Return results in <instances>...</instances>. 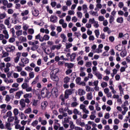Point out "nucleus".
Segmentation results:
<instances>
[{
    "instance_id": "nucleus-25",
    "label": "nucleus",
    "mask_w": 130,
    "mask_h": 130,
    "mask_svg": "<svg viewBox=\"0 0 130 130\" xmlns=\"http://www.w3.org/2000/svg\"><path fill=\"white\" fill-rule=\"evenodd\" d=\"M94 33L95 34V36L96 38L99 37V35H100V32L99 31V29H96L94 30Z\"/></svg>"
},
{
    "instance_id": "nucleus-41",
    "label": "nucleus",
    "mask_w": 130,
    "mask_h": 130,
    "mask_svg": "<svg viewBox=\"0 0 130 130\" xmlns=\"http://www.w3.org/2000/svg\"><path fill=\"white\" fill-rule=\"evenodd\" d=\"M15 41L16 39L13 37L10 38L9 40V41L10 43H13V42H15Z\"/></svg>"
},
{
    "instance_id": "nucleus-55",
    "label": "nucleus",
    "mask_w": 130,
    "mask_h": 130,
    "mask_svg": "<svg viewBox=\"0 0 130 130\" xmlns=\"http://www.w3.org/2000/svg\"><path fill=\"white\" fill-rule=\"evenodd\" d=\"M28 32L29 33V34L33 35V34H34V29L33 28H29Z\"/></svg>"
},
{
    "instance_id": "nucleus-28",
    "label": "nucleus",
    "mask_w": 130,
    "mask_h": 130,
    "mask_svg": "<svg viewBox=\"0 0 130 130\" xmlns=\"http://www.w3.org/2000/svg\"><path fill=\"white\" fill-rule=\"evenodd\" d=\"M91 13H90V15L92 16H95V17H98V12L91 11Z\"/></svg>"
},
{
    "instance_id": "nucleus-57",
    "label": "nucleus",
    "mask_w": 130,
    "mask_h": 130,
    "mask_svg": "<svg viewBox=\"0 0 130 130\" xmlns=\"http://www.w3.org/2000/svg\"><path fill=\"white\" fill-rule=\"evenodd\" d=\"M18 14H17V13H15L13 14V17H14L13 18V20H18Z\"/></svg>"
},
{
    "instance_id": "nucleus-16",
    "label": "nucleus",
    "mask_w": 130,
    "mask_h": 130,
    "mask_svg": "<svg viewBox=\"0 0 130 130\" xmlns=\"http://www.w3.org/2000/svg\"><path fill=\"white\" fill-rule=\"evenodd\" d=\"M10 19L11 17H8L7 19H6L4 21V24L7 25V26H10Z\"/></svg>"
},
{
    "instance_id": "nucleus-2",
    "label": "nucleus",
    "mask_w": 130,
    "mask_h": 130,
    "mask_svg": "<svg viewBox=\"0 0 130 130\" xmlns=\"http://www.w3.org/2000/svg\"><path fill=\"white\" fill-rule=\"evenodd\" d=\"M16 47L15 46L9 45L8 47L5 48V50L7 52H14V50H15Z\"/></svg>"
},
{
    "instance_id": "nucleus-9",
    "label": "nucleus",
    "mask_w": 130,
    "mask_h": 130,
    "mask_svg": "<svg viewBox=\"0 0 130 130\" xmlns=\"http://www.w3.org/2000/svg\"><path fill=\"white\" fill-rule=\"evenodd\" d=\"M64 66L67 67L68 69L71 70L74 68V63H65Z\"/></svg>"
},
{
    "instance_id": "nucleus-33",
    "label": "nucleus",
    "mask_w": 130,
    "mask_h": 130,
    "mask_svg": "<svg viewBox=\"0 0 130 130\" xmlns=\"http://www.w3.org/2000/svg\"><path fill=\"white\" fill-rule=\"evenodd\" d=\"M76 78H77V75H76V73H72L71 74V79L72 80V81H74L75 79H76Z\"/></svg>"
},
{
    "instance_id": "nucleus-59",
    "label": "nucleus",
    "mask_w": 130,
    "mask_h": 130,
    "mask_svg": "<svg viewBox=\"0 0 130 130\" xmlns=\"http://www.w3.org/2000/svg\"><path fill=\"white\" fill-rule=\"evenodd\" d=\"M114 37L113 36H110L109 37V40L111 42H113V41H114Z\"/></svg>"
},
{
    "instance_id": "nucleus-49",
    "label": "nucleus",
    "mask_w": 130,
    "mask_h": 130,
    "mask_svg": "<svg viewBox=\"0 0 130 130\" xmlns=\"http://www.w3.org/2000/svg\"><path fill=\"white\" fill-rule=\"evenodd\" d=\"M89 40H90V41H94V40H95V37H94V36L93 35H91L89 36Z\"/></svg>"
},
{
    "instance_id": "nucleus-17",
    "label": "nucleus",
    "mask_w": 130,
    "mask_h": 130,
    "mask_svg": "<svg viewBox=\"0 0 130 130\" xmlns=\"http://www.w3.org/2000/svg\"><path fill=\"white\" fill-rule=\"evenodd\" d=\"M32 112V110L31 109V108H28L24 111V113H26V114H30Z\"/></svg>"
},
{
    "instance_id": "nucleus-63",
    "label": "nucleus",
    "mask_w": 130,
    "mask_h": 130,
    "mask_svg": "<svg viewBox=\"0 0 130 130\" xmlns=\"http://www.w3.org/2000/svg\"><path fill=\"white\" fill-rule=\"evenodd\" d=\"M4 60L6 61V62H9V61H11V57H7L4 59Z\"/></svg>"
},
{
    "instance_id": "nucleus-3",
    "label": "nucleus",
    "mask_w": 130,
    "mask_h": 130,
    "mask_svg": "<svg viewBox=\"0 0 130 130\" xmlns=\"http://www.w3.org/2000/svg\"><path fill=\"white\" fill-rule=\"evenodd\" d=\"M50 77L52 81L54 82H58L59 79L58 78V76H57L56 73L54 74L52 73V74H50Z\"/></svg>"
},
{
    "instance_id": "nucleus-27",
    "label": "nucleus",
    "mask_w": 130,
    "mask_h": 130,
    "mask_svg": "<svg viewBox=\"0 0 130 130\" xmlns=\"http://www.w3.org/2000/svg\"><path fill=\"white\" fill-rule=\"evenodd\" d=\"M13 113L15 116H17L19 114V110L18 109H14L13 110Z\"/></svg>"
},
{
    "instance_id": "nucleus-5",
    "label": "nucleus",
    "mask_w": 130,
    "mask_h": 130,
    "mask_svg": "<svg viewBox=\"0 0 130 130\" xmlns=\"http://www.w3.org/2000/svg\"><path fill=\"white\" fill-rule=\"evenodd\" d=\"M50 22L52 23H57V17L54 15H51L50 17Z\"/></svg>"
},
{
    "instance_id": "nucleus-19",
    "label": "nucleus",
    "mask_w": 130,
    "mask_h": 130,
    "mask_svg": "<svg viewBox=\"0 0 130 130\" xmlns=\"http://www.w3.org/2000/svg\"><path fill=\"white\" fill-rule=\"evenodd\" d=\"M70 80L71 78H69V77H66L63 79V83H64V84H68V83L70 82Z\"/></svg>"
},
{
    "instance_id": "nucleus-31",
    "label": "nucleus",
    "mask_w": 130,
    "mask_h": 130,
    "mask_svg": "<svg viewBox=\"0 0 130 130\" xmlns=\"http://www.w3.org/2000/svg\"><path fill=\"white\" fill-rule=\"evenodd\" d=\"M39 79V77L38 76H37L35 79L34 80V81L32 82L31 84L32 85H35V84L37 83V80Z\"/></svg>"
},
{
    "instance_id": "nucleus-21",
    "label": "nucleus",
    "mask_w": 130,
    "mask_h": 130,
    "mask_svg": "<svg viewBox=\"0 0 130 130\" xmlns=\"http://www.w3.org/2000/svg\"><path fill=\"white\" fill-rule=\"evenodd\" d=\"M22 33H23V30H17L16 32V34L17 36H18V37L19 36H21V35H22L23 34Z\"/></svg>"
},
{
    "instance_id": "nucleus-52",
    "label": "nucleus",
    "mask_w": 130,
    "mask_h": 130,
    "mask_svg": "<svg viewBox=\"0 0 130 130\" xmlns=\"http://www.w3.org/2000/svg\"><path fill=\"white\" fill-rule=\"evenodd\" d=\"M56 30L58 33H60V32H61V31H62V28H61V27H60V26H57Z\"/></svg>"
},
{
    "instance_id": "nucleus-12",
    "label": "nucleus",
    "mask_w": 130,
    "mask_h": 130,
    "mask_svg": "<svg viewBox=\"0 0 130 130\" xmlns=\"http://www.w3.org/2000/svg\"><path fill=\"white\" fill-rule=\"evenodd\" d=\"M116 22L117 23L122 24V23H123V17H118L117 18Z\"/></svg>"
},
{
    "instance_id": "nucleus-48",
    "label": "nucleus",
    "mask_w": 130,
    "mask_h": 130,
    "mask_svg": "<svg viewBox=\"0 0 130 130\" xmlns=\"http://www.w3.org/2000/svg\"><path fill=\"white\" fill-rule=\"evenodd\" d=\"M99 21H100V22H103V21H104V16H99Z\"/></svg>"
},
{
    "instance_id": "nucleus-6",
    "label": "nucleus",
    "mask_w": 130,
    "mask_h": 130,
    "mask_svg": "<svg viewBox=\"0 0 130 130\" xmlns=\"http://www.w3.org/2000/svg\"><path fill=\"white\" fill-rule=\"evenodd\" d=\"M31 13L35 17H38L39 16V11L35 8H34V11H32Z\"/></svg>"
},
{
    "instance_id": "nucleus-14",
    "label": "nucleus",
    "mask_w": 130,
    "mask_h": 130,
    "mask_svg": "<svg viewBox=\"0 0 130 130\" xmlns=\"http://www.w3.org/2000/svg\"><path fill=\"white\" fill-rule=\"evenodd\" d=\"M75 58H76V53H73L70 56V61H74V60H75Z\"/></svg>"
},
{
    "instance_id": "nucleus-60",
    "label": "nucleus",
    "mask_w": 130,
    "mask_h": 130,
    "mask_svg": "<svg viewBox=\"0 0 130 130\" xmlns=\"http://www.w3.org/2000/svg\"><path fill=\"white\" fill-rule=\"evenodd\" d=\"M29 76L30 79H33V78H34V73L33 72L29 73Z\"/></svg>"
},
{
    "instance_id": "nucleus-24",
    "label": "nucleus",
    "mask_w": 130,
    "mask_h": 130,
    "mask_svg": "<svg viewBox=\"0 0 130 130\" xmlns=\"http://www.w3.org/2000/svg\"><path fill=\"white\" fill-rule=\"evenodd\" d=\"M19 40H21L22 42H26V41H27V38L26 37L21 36L19 38Z\"/></svg>"
},
{
    "instance_id": "nucleus-62",
    "label": "nucleus",
    "mask_w": 130,
    "mask_h": 130,
    "mask_svg": "<svg viewBox=\"0 0 130 130\" xmlns=\"http://www.w3.org/2000/svg\"><path fill=\"white\" fill-rule=\"evenodd\" d=\"M2 3L5 6H7L8 4H9V2L7 0H3Z\"/></svg>"
},
{
    "instance_id": "nucleus-15",
    "label": "nucleus",
    "mask_w": 130,
    "mask_h": 130,
    "mask_svg": "<svg viewBox=\"0 0 130 130\" xmlns=\"http://www.w3.org/2000/svg\"><path fill=\"white\" fill-rule=\"evenodd\" d=\"M126 51L124 50L121 52L120 55L121 57H124V56H126Z\"/></svg>"
},
{
    "instance_id": "nucleus-56",
    "label": "nucleus",
    "mask_w": 130,
    "mask_h": 130,
    "mask_svg": "<svg viewBox=\"0 0 130 130\" xmlns=\"http://www.w3.org/2000/svg\"><path fill=\"white\" fill-rule=\"evenodd\" d=\"M56 46V49H57V50H59V49H60L61 48L62 45L61 44H59L57 45H55Z\"/></svg>"
},
{
    "instance_id": "nucleus-36",
    "label": "nucleus",
    "mask_w": 130,
    "mask_h": 130,
    "mask_svg": "<svg viewBox=\"0 0 130 130\" xmlns=\"http://www.w3.org/2000/svg\"><path fill=\"white\" fill-rule=\"evenodd\" d=\"M77 14L78 18H80V19H82V17H83V13H82V12H77Z\"/></svg>"
},
{
    "instance_id": "nucleus-50",
    "label": "nucleus",
    "mask_w": 130,
    "mask_h": 130,
    "mask_svg": "<svg viewBox=\"0 0 130 130\" xmlns=\"http://www.w3.org/2000/svg\"><path fill=\"white\" fill-rule=\"evenodd\" d=\"M12 111H8L7 113V117L9 118V117H12Z\"/></svg>"
},
{
    "instance_id": "nucleus-37",
    "label": "nucleus",
    "mask_w": 130,
    "mask_h": 130,
    "mask_svg": "<svg viewBox=\"0 0 130 130\" xmlns=\"http://www.w3.org/2000/svg\"><path fill=\"white\" fill-rule=\"evenodd\" d=\"M56 5H57V3H56V2L55 1H53L51 3V6L52 8H54L56 7Z\"/></svg>"
},
{
    "instance_id": "nucleus-11",
    "label": "nucleus",
    "mask_w": 130,
    "mask_h": 130,
    "mask_svg": "<svg viewBox=\"0 0 130 130\" xmlns=\"http://www.w3.org/2000/svg\"><path fill=\"white\" fill-rule=\"evenodd\" d=\"M78 94L80 96H83V95H85V94H86V91H85L84 89H79L78 90Z\"/></svg>"
},
{
    "instance_id": "nucleus-40",
    "label": "nucleus",
    "mask_w": 130,
    "mask_h": 130,
    "mask_svg": "<svg viewBox=\"0 0 130 130\" xmlns=\"http://www.w3.org/2000/svg\"><path fill=\"white\" fill-rule=\"evenodd\" d=\"M3 55L2 57H7V56H9V53L5 52L4 53V51L2 52Z\"/></svg>"
},
{
    "instance_id": "nucleus-45",
    "label": "nucleus",
    "mask_w": 130,
    "mask_h": 130,
    "mask_svg": "<svg viewBox=\"0 0 130 130\" xmlns=\"http://www.w3.org/2000/svg\"><path fill=\"white\" fill-rule=\"evenodd\" d=\"M25 71L30 72V71H33V68H32L29 66H27V67L25 68Z\"/></svg>"
},
{
    "instance_id": "nucleus-53",
    "label": "nucleus",
    "mask_w": 130,
    "mask_h": 130,
    "mask_svg": "<svg viewBox=\"0 0 130 130\" xmlns=\"http://www.w3.org/2000/svg\"><path fill=\"white\" fill-rule=\"evenodd\" d=\"M95 22V19L94 18H90L89 19V23H90V24H94Z\"/></svg>"
},
{
    "instance_id": "nucleus-29",
    "label": "nucleus",
    "mask_w": 130,
    "mask_h": 130,
    "mask_svg": "<svg viewBox=\"0 0 130 130\" xmlns=\"http://www.w3.org/2000/svg\"><path fill=\"white\" fill-rule=\"evenodd\" d=\"M15 119L14 117H9V118H8V122H13L14 121V120Z\"/></svg>"
},
{
    "instance_id": "nucleus-7",
    "label": "nucleus",
    "mask_w": 130,
    "mask_h": 130,
    "mask_svg": "<svg viewBox=\"0 0 130 130\" xmlns=\"http://www.w3.org/2000/svg\"><path fill=\"white\" fill-rule=\"evenodd\" d=\"M16 55L17 56L14 59V62H15V63H18L19 60H20V57H21V53L17 52Z\"/></svg>"
},
{
    "instance_id": "nucleus-8",
    "label": "nucleus",
    "mask_w": 130,
    "mask_h": 130,
    "mask_svg": "<svg viewBox=\"0 0 130 130\" xmlns=\"http://www.w3.org/2000/svg\"><path fill=\"white\" fill-rule=\"evenodd\" d=\"M22 94H23L22 91H19L17 92L15 94L16 99H20V98H21Z\"/></svg>"
},
{
    "instance_id": "nucleus-20",
    "label": "nucleus",
    "mask_w": 130,
    "mask_h": 130,
    "mask_svg": "<svg viewBox=\"0 0 130 130\" xmlns=\"http://www.w3.org/2000/svg\"><path fill=\"white\" fill-rule=\"evenodd\" d=\"M64 92L69 95H71L73 94V90L71 89H66Z\"/></svg>"
},
{
    "instance_id": "nucleus-35",
    "label": "nucleus",
    "mask_w": 130,
    "mask_h": 130,
    "mask_svg": "<svg viewBox=\"0 0 130 130\" xmlns=\"http://www.w3.org/2000/svg\"><path fill=\"white\" fill-rule=\"evenodd\" d=\"M114 21V17L111 15L110 17V19H109L110 24H111L112 23V22H113Z\"/></svg>"
},
{
    "instance_id": "nucleus-47",
    "label": "nucleus",
    "mask_w": 130,
    "mask_h": 130,
    "mask_svg": "<svg viewBox=\"0 0 130 130\" xmlns=\"http://www.w3.org/2000/svg\"><path fill=\"white\" fill-rule=\"evenodd\" d=\"M16 81H17V83H22V82H23V81H24V79L19 78L16 79Z\"/></svg>"
},
{
    "instance_id": "nucleus-64",
    "label": "nucleus",
    "mask_w": 130,
    "mask_h": 130,
    "mask_svg": "<svg viewBox=\"0 0 130 130\" xmlns=\"http://www.w3.org/2000/svg\"><path fill=\"white\" fill-rule=\"evenodd\" d=\"M114 122L115 124H118V123H119V122H120V121L118 119L116 118L114 119Z\"/></svg>"
},
{
    "instance_id": "nucleus-39",
    "label": "nucleus",
    "mask_w": 130,
    "mask_h": 130,
    "mask_svg": "<svg viewBox=\"0 0 130 130\" xmlns=\"http://www.w3.org/2000/svg\"><path fill=\"white\" fill-rule=\"evenodd\" d=\"M37 124H38V120H36L35 121L32 122L31 123V125L32 126H36V125H37Z\"/></svg>"
},
{
    "instance_id": "nucleus-10",
    "label": "nucleus",
    "mask_w": 130,
    "mask_h": 130,
    "mask_svg": "<svg viewBox=\"0 0 130 130\" xmlns=\"http://www.w3.org/2000/svg\"><path fill=\"white\" fill-rule=\"evenodd\" d=\"M25 100H24V99H21L20 102V105H21L22 108H25V107H26V104H25Z\"/></svg>"
},
{
    "instance_id": "nucleus-58",
    "label": "nucleus",
    "mask_w": 130,
    "mask_h": 130,
    "mask_svg": "<svg viewBox=\"0 0 130 130\" xmlns=\"http://www.w3.org/2000/svg\"><path fill=\"white\" fill-rule=\"evenodd\" d=\"M123 6H124L123 3L122 2L119 3L118 7L119 8H120V9H122V8H123Z\"/></svg>"
},
{
    "instance_id": "nucleus-26",
    "label": "nucleus",
    "mask_w": 130,
    "mask_h": 130,
    "mask_svg": "<svg viewBox=\"0 0 130 130\" xmlns=\"http://www.w3.org/2000/svg\"><path fill=\"white\" fill-rule=\"evenodd\" d=\"M28 83H27L26 82L24 83L21 85V87L22 88V89H26V88H28Z\"/></svg>"
},
{
    "instance_id": "nucleus-46",
    "label": "nucleus",
    "mask_w": 130,
    "mask_h": 130,
    "mask_svg": "<svg viewBox=\"0 0 130 130\" xmlns=\"http://www.w3.org/2000/svg\"><path fill=\"white\" fill-rule=\"evenodd\" d=\"M72 72H73V70H72V69H68L66 71V75H70V74L72 73Z\"/></svg>"
},
{
    "instance_id": "nucleus-23",
    "label": "nucleus",
    "mask_w": 130,
    "mask_h": 130,
    "mask_svg": "<svg viewBox=\"0 0 130 130\" xmlns=\"http://www.w3.org/2000/svg\"><path fill=\"white\" fill-rule=\"evenodd\" d=\"M87 9H88V7H87V6L86 5H83L82 6V11H84V13H87Z\"/></svg>"
},
{
    "instance_id": "nucleus-22",
    "label": "nucleus",
    "mask_w": 130,
    "mask_h": 130,
    "mask_svg": "<svg viewBox=\"0 0 130 130\" xmlns=\"http://www.w3.org/2000/svg\"><path fill=\"white\" fill-rule=\"evenodd\" d=\"M87 99L88 100H92V92L88 93L87 94Z\"/></svg>"
},
{
    "instance_id": "nucleus-34",
    "label": "nucleus",
    "mask_w": 130,
    "mask_h": 130,
    "mask_svg": "<svg viewBox=\"0 0 130 130\" xmlns=\"http://www.w3.org/2000/svg\"><path fill=\"white\" fill-rule=\"evenodd\" d=\"M7 17V15L5 13H2L0 14V20H3L5 19V17Z\"/></svg>"
},
{
    "instance_id": "nucleus-51",
    "label": "nucleus",
    "mask_w": 130,
    "mask_h": 130,
    "mask_svg": "<svg viewBox=\"0 0 130 130\" xmlns=\"http://www.w3.org/2000/svg\"><path fill=\"white\" fill-rule=\"evenodd\" d=\"M13 13H14V10H13V9H9L8 10V14H9V15H12V14H13Z\"/></svg>"
},
{
    "instance_id": "nucleus-42",
    "label": "nucleus",
    "mask_w": 130,
    "mask_h": 130,
    "mask_svg": "<svg viewBox=\"0 0 130 130\" xmlns=\"http://www.w3.org/2000/svg\"><path fill=\"white\" fill-rule=\"evenodd\" d=\"M5 100L7 101V102H9V101L11 100V97H10L9 94L6 95Z\"/></svg>"
},
{
    "instance_id": "nucleus-38",
    "label": "nucleus",
    "mask_w": 130,
    "mask_h": 130,
    "mask_svg": "<svg viewBox=\"0 0 130 130\" xmlns=\"http://www.w3.org/2000/svg\"><path fill=\"white\" fill-rule=\"evenodd\" d=\"M49 36H48V35H45L44 36V39L45 41H47L48 40H49Z\"/></svg>"
},
{
    "instance_id": "nucleus-44",
    "label": "nucleus",
    "mask_w": 130,
    "mask_h": 130,
    "mask_svg": "<svg viewBox=\"0 0 130 130\" xmlns=\"http://www.w3.org/2000/svg\"><path fill=\"white\" fill-rule=\"evenodd\" d=\"M91 66H92V62L89 61L86 63L85 67H86V68H90Z\"/></svg>"
},
{
    "instance_id": "nucleus-13",
    "label": "nucleus",
    "mask_w": 130,
    "mask_h": 130,
    "mask_svg": "<svg viewBox=\"0 0 130 130\" xmlns=\"http://www.w3.org/2000/svg\"><path fill=\"white\" fill-rule=\"evenodd\" d=\"M60 37L62 39V42L66 43L67 41V36L64 34H62L60 35Z\"/></svg>"
},
{
    "instance_id": "nucleus-30",
    "label": "nucleus",
    "mask_w": 130,
    "mask_h": 130,
    "mask_svg": "<svg viewBox=\"0 0 130 130\" xmlns=\"http://www.w3.org/2000/svg\"><path fill=\"white\" fill-rule=\"evenodd\" d=\"M66 46V49H69V48H71V47L73 46V44L70 43L68 44V43H67Z\"/></svg>"
},
{
    "instance_id": "nucleus-32",
    "label": "nucleus",
    "mask_w": 130,
    "mask_h": 130,
    "mask_svg": "<svg viewBox=\"0 0 130 130\" xmlns=\"http://www.w3.org/2000/svg\"><path fill=\"white\" fill-rule=\"evenodd\" d=\"M108 84L106 82H103L102 83H101V86L102 87V88H106Z\"/></svg>"
},
{
    "instance_id": "nucleus-43",
    "label": "nucleus",
    "mask_w": 130,
    "mask_h": 130,
    "mask_svg": "<svg viewBox=\"0 0 130 130\" xmlns=\"http://www.w3.org/2000/svg\"><path fill=\"white\" fill-rule=\"evenodd\" d=\"M79 104H78V103L77 102H73L71 104V107H76V106H77V105H78Z\"/></svg>"
},
{
    "instance_id": "nucleus-1",
    "label": "nucleus",
    "mask_w": 130,
    "mask_h": 130,
    "mask_svg": "<svg viewBox=\"0 0 130 130\" xmlns=\"http://www.w3.org/2000/svg\"><path fill=\"white\" fill-rule=\"evenodd\" d=\"M50 94L49 90L46 87L43 88L41 91V95L42 98H50V95L49 96Z\"/></svg>"
},
{
    "instance_id": "nucleus-61",
    "label": "nucleus",
    "mask_w": 130,
    "mask_h": 130,
    "mask_svg": "<svg viewBox=\"0 0 130 130\" xmlns=\"http://www.w3.org/2000/svg\"><path fill=\"white\" fill-rule=\"evenodd\" d=\"M124 14V12L121 10H120L118 12V15H119V16H123Z\"/></svg>"
},
{
    "instance_id": "nucleus-54",
    "label": "nucleus",
    "mask_w": 130,
    "mask_h": 130,
    "mask_svg": "<svg viewBox=\"0 0 130 130\" xmlns=\"http://www.w3.org/2000/svg\"><path fill=\"white\" fill-rule=\"evenodd\" d=\"M21 76H22V77H25L27 76V73L25 71H21L20 73Z\"/></svg>"
},
{
    "instance_id": "nucleus-4",
    "label": "nucleus",
    "mask_w": 130,
    "mask_h": 130,
    "mask_svg": "<svg viewBox=\"0 0 130 130\" xmlns=\"http://www.w3.org/2000/svg\"><path fill=\"white\" fill-rule=\"evenodd\" d=\"M52 94H53L55 97L58 96V89L57 87H53L51 90Z\"/></svg>"
},
{
    "instance_id": "nucleus-18",
    "label": "nucleus",
    "mask_w": 130,
    "mask_h": 130,
    "mask_svg": "<svg viewBox=\"0 0 130 130\" xmlns=\"http://www.w3.org/2000/svg\"><path fill=\"white\" fill-rule=\"evenodd\" d=\"M95 76H96V77H97L98 79H99V80H102V74H100V73H95L94 74Z\"/></svg>"
}]
</instances>
